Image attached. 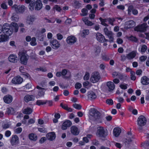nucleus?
<instances>
[{
    "mask_svg": "<svg viewBox=\"0 0 149 149\" xmlns=\"http://www.w3.org/2000/svg\"><path fill=\"white\" fill-rule=\"evenodd\" d=\"M18 29V25L15 22H12L10 26L9 24H6L3 26L0 25V42L6 41L7 36L11 35L13 32H17Z\"/></svg>",
    "mask_w": 149,
    "mask_h": 149,
    "instance_id": "nucleus-1",
    "label": "nucleus"
},
{
    "mask_svg": "<svg viewBox=\"0 0 149 149\" xmlns=\"http://www.w3.org/2000/svg\"><path fill=\"white\" fill-rule=\"evenodd\" d=\"M89 118L93 121L101 123L102 117L99 111L95 109L92 108L91 109L90 112Z\"/></svg>",
    "mask_w": 149,
    "mask_h": 149,
    "instance_id": "nucleus-2",
    "label": "nucleus"
},
{
    "mask_svg": "<svg viewBox=\"0 0 149 149\" xmlns=\"http://www.w3.org/2000/svg\"><path fill=\"white\" fill-rule=\"evenodd\" d=\"M42 4L40 0H33L29 6V9L31 10H33L35 9L36 10H40L42 8Z\"/></svg>",
    "mask_w": 149,
    "mask_h": 149,
    "instance_id": "nucleus-3",
    "label": "nucleus"
},
{
    "mask_svg": "<svg viewBox=\"0 0 149 149\" xmlns=\"http://www.w3.org/2000/svg\"><path fill=\"white\" fill-rule=\"evenodd\" d=\"M18 56L21 63L24 65H26L29 58L28 55L25 52H21L18 53Z\"/></svg>",
    "mask_w": 149,
    "mask_h": 149,
    "instance_id": "nucleus-4",
    "label": "nucleus"
},
{
    "mask_svg": "<svg viewBox=\"0 0 149 149\" xmlns=\"http://www.w3.org/2000/svg\"><path fill=\"white\" fill-rule=\"evenodd\" d=\"M96 134L99 137H104L107 135L108 133L107 130H105L103 127L99 126L97 127Z\"/></svg>",
    "mask_w": 149,
    "mask_h": 149,
    "instance_id": "nucleus-5",
    "label": "nucleus"
},
{
    "mask_svg": "<svg viewBox=\"0 0 149 149\" xmlns=\"http://www.w3.org/2000/svg\"><path fill=\"white\" fill-rule=\"evenodd\" d=\"M99 19L101 22L102 24L106 26H108L107 24H109L113 26L114 25L113 22L115 21L114 19L113 18L102 19L101 17H100L99 18Z\"/></svg>",
    "mask_w": 149,
    "mask_h": 149,
    "instance_id": "nucleus-6",
    "label": "nucleus"
},
{
    "mask_svg": "<svg viewBox=\"0 0 149 149\" xmlns=\"http://www.w3.org/2000/svg\"><path fill=\"white\" fill-rule=\"evenodd\" d=\"M100 79V76L99 73L95 72L92 74L90 80L92 82L94 83L98 82Z\"/></svg>",
    "mask_w": 149,
    "mask_h": 149,
    "instance_id": "nucleus-7",
    "label": "nucleus"
},
{
    "mask_svg": "<svg viewBox=\"0 0 149 149\" xmlns=\"http://www.w3.org/2000/svg\"><path fill=\"white\" fill-rule=\"evenodd\" d=\"M147 121L146 118L144 116H140L137 119V124L139 126H144L146 124Z\"/></svg>",
    "mask_w": 149,
    "mask_h": 149,
    "instance_id": "nucleus-8",
    "label": "nucleus"
},
{
    "mask_svg": "<svg viewBox=\"0 0 149 149\" xmlns=\"http://www.w3.org/2000/svg\"><path fill=\"white\" fill-rule=\"evenodd\" d=\"M12 8L17 13H20L24 12L26 8L25 6L23 5L17 6L16 5H14Z\"/></svg>",
    "mask_w": 149,
    "mask_h": 149,
    "instance_id": "nucleus-9",
    "label": "nucleus"
},
{
    "mask_svg": "<svg viewBox=\"0 0 149 149\" xmlns=\"http://www.w3.org/2000/svg\"><path fill=\"white\" fill-rule=\"evenodd\" d=\"M103 31L105 34L109 38V41L112 42L113 40V34L112 32L109 30L106 27L104 29Z\"/></svg>",
    "mask_w": 149,
    "mask_h": 149,
    "instance_id": "nucleus-10",
    "label": "nucleus"
},
{
    "mask_svg": "<svg viewBox=\"0 0 149 149\" xmlns=\"http://www.w3.org/2000/svg\"><path fill=\"white\" fill-rule=\"evenodd\" d=\"M50 45L54 49H58L61 46L60 42L56 39H53L50 40Z\"/></svg>",
    "mask_w": 149,
    "mask_h": 149,
    "instance_id": "nucleus-11",
    "label": "nucleus"
},
{
    "mask_svg": "<svg viewBox=\"0 0 149 149\" xmlns=\"http://www.w3.org/2000/svg\"><path fill=\"white\" fill-rule=\"evenodd\" d=\"M147 26V24L144 23L136 27L135 30L141 32H144L146 31Z\"/></svg>",
    "mask_w": 149,
    "mask_h": 149,
    "instance_id": "nucleus-12",
    "label": "nucleus"
},
{
    "mask_svg": "<svg viewBox=\"0 0 149 149\" xmlns=\"http://www.w3.org/2000/svg\"><path fill=\"white\" fill-rule=\"evenodd\" d=\"M19 138L16 135L12 136L10 140V143L13 146H15L19 143Z\"/></svg>",
    "mask_w": 149,
    "mask_h": 149,
    "instance_id": "nucleus-13",
    "label": "nucleus"
},
{
    "mask_svg": "<svg viewBox=\"0 0 149 149\" xmlns=\"http://www.w3.org/2000/svg\"><path fill=\"white\" fill-rule=\"evenodd\" d=\"M96 38L97 40L99 42L102 43L104 42L108 41L107 39L105 38L104 36L99 33H97L96 34Z\"/></svg>",
    "mask_w": 149,
    "mask_h": 149,
    "instance_id": "nucleus-14",
    "label": "nucleus"
},
{
    "mask_svg": "<svg viewBox=\"0 0 149 149\" xmlns=\"http://www.w3.org/2000/svg\"><path fill=\"white\" fill-rule=\"evenodd\" d=\"M77 38L74 36H71L67 37L66 39L67 43L70 45L74 44L77 42Z\"/></svg>",
    "mask_w": 149,
    "mask_h": 149,
    "instance_id": "nucleus-15",
    "label": "nucleus"
},
{
    "mask_svg": "<svg viewBox=\"0 0 149 149\" xmlns=\"http://www.w3.org/2000/svg\"><path fill=\"white\" fill-rule=\"evenodd\" d=\"M135 25V22L132 20H130L125 22V28L127 29L134 27Z\"/></svg>",
    "mask_w": 149,
    "mask_h": 149,
    "instance_id": "nucleus-16",
    "label": "nucleus"
},
{
    "mask_svg": "<svg viewBox=\"0 0 149 149\" xmlns=\"http://www.w3.org/2000/svg\"><path fill=\"white\" fill-rule=\"evenodd\" d=\"M23 80V79L22 78L19 76H17L12 79L11 82L14 84H19L22 82Z\"/></svg>",
    "mask_w": 149,
    "mask_h": 149,
    "instance_id": "nucleus-17",
    "label": "nucleus"
},
{
    "mask_svg": "<svg viewBox=\"0 0 149 149\" xmlns=\"http://www.w3.org/2000/svg\"><path fill=\"white\" fill-rule=\"evenodd\" d=\"M36 88L38 89L37 97L38 96L42 97L44 96L45 94L46 89L41 87L39 86H37Z\"/></svg>",
    "mask_w": 149,
    "mask_h": 149,
    "instance_id": "nucleus-18",
    "label": "nucleus"
},
{
    "mask_svg": "<svg viewBox=\"0 0 149 149\" xmlns=\"http://www.w3.org/2000/svg\"><path fill=\"white\" fill-rule=\"evenodd\" d=\"M137 52L136 50H134L126 54L127 59L129 60H132L136 56Z\"/></svg>",
    "mask_w": 149,
    "mask_h": 149,
    "instance_id": "nucleus-19",
    "label": "nucleus"
},
{
    "mask_svg": "<svg viewBox=\"0 0 149 149\" xmlns=\"http://www.w3.org/2000/svg\"><path fill=\"white\" fill-rule=\"evenodd\" d=\"M72 124V122L69 120L65 121L63 123L61 126V128L63 130H66L67 127L71 126Z\"/></svg>",
    "mask_w": 149,
    "mask_h": 149,
    "instance_id": "nucleus-20",
    "label": "nucleus"
},
{
    "mask_svg": "<svg viewBox=\"0 0 149 149\" xmlns=\"http://www.w3.org/2000/svg\"><path fill=\"white\" fill-rule=\"evenodd\" d=\"M8 59L10 62L13 63H17L18 61L17 56L13 54H10L8 57Z\"/></svg>",
    "mask_w": 149,
    "mask_h": 149,
    "instance_id": "nucleus-21",
    "label": "nucleus"
},
{
    "mask_svg": "<svg viewBox=\"0 0 149 149\" xmlns=\"http://www.w3.org/2000/svg\"><path fill=\"white\" fill-rule=\"evenodd\" d=\"M70 131L72 134L75 136L77 135L79 132L78 128L75 126H73L71 127Z\"/></svg>",
    "mask_w": 149,
    "mask_h": 149,
    "instance_id": "nucleus-22",
    "label": "nucleus"
},
{
    "mask_svg": "<svg viewBox=\"0 0 149 149\" xmlns=\"http://www.w3.org/2000/svg\"><path fill=\"white\" fill-rule=\"evenodd\" d=\"M4 102L7 104H9L13 100V97L10 95H7L3 97Z\"/></svg>",
    "mask_w": 149,
    "mask_h": 149,
    "instance_id": "nucleus-23",
    "label": "nucleus"
},
{
    "mask_svg": "<svg viewBox=\"0 0 149 149\" xmlns=\"http://www.w3.org/2000/svg\"><path fill=\"white\" fill-rule=\"evenodd\" d=\"M35 19L36 18L34 16H29L27 18L26 22L29 25L32 24Z\"/></svg>",
    "mask_w": 149,
    "mask_h": 149,
    "instance_id": "nucleus-24",
    "label": "nucleus"
},
{
    "mask_svg": "<svg viewBox=\"0 0 149 149\" xmlns=\"http://www.w3.org/2000/svg\"><path fill=\"white\" fill-rule=\"evenodd\" d=\"M46 137L48 140L52 141L55 139L56 136L54 132H51L47 134L46 135Z\"/></svg>",
    "mask_w": 149,
    "mask_h": 149,
    "instance_id": "nucleus-25",
    "label": "nucleus"
},
{
    "mask_svg": "<svg viewBox=\"0 0 149 149\" xmlns=\"http://www.w3.org/2000/svg\"><path fill=\"white\" fill-rule=\"evenodd\" d=\"M121 132V129L118 127H116L113 130V134L116 137H118Z\"/></svg>",
    "mask_w": 149,
    "mask_h": 149,
    "instance_id": "nucleus-26",
    "label": "nucleus"
},
{
    "mask_svg": "<svg viewBox=\"0 0 149 149\" xmlns=\"http://www.w3.org/2000/svg\"><path fill=\"white\" fill-rule=\"evenodd\" d=\"M88 97L89 99L93 100L96 98L97 96L95 93L91 92L88 93Z\"/></svg>",
    "mask_w": 149,
    "mask_h": 149,
    "instance_id": "nucleus-27",
    "label": "nucleus"
},
{
    "mask_svg": "<svg viewBox=\"0 0 149 149\" xmlns=\"http://www.w3.org/2000/svg\"><path fill=\"white\" fill-rule=\"evenodd\" d=\"M141 81L143 85H146L149 84V78L146 76L143 77L141 78Z\"/></svg>",
    "mask_w": 149,
    "mask_h": 149,
    "instance_id": "nucleus-28",
    "label": "nucleus"
},
{
    "mask_svg": "<svg viewBox=\"0 0 149 149\" xmlns=\"http://www.w3.org/2000/svg\"><path fill=\"white\" fill-rule=\"evenodd\" d=\"M148 48L147 46L145 45H143L140 46V47L138 49L139 51L142 54L144 53Z\"/></svg>",
    "mask_w": 149,
    "mask_h": 149,
    "instance_id": "nucleus-29",
    "label": "nucleus"
},
{
    "mask_svg": "<svg viewBox=\"0 0 149 149\" xmlns=\"http://www.w3.org/2000/svg\"><path fill=\"white\" fill-rule=\"evenodd\" d=\"M35 97L33 95H26L24 97V100L26 102H28L31 101L33 100Z\"/></svg>",
    "mask_w": 149,
    "mask_h": 149,
    "instance_id": "nucleus-30",
    "label": "nucleus"
},
{
    "mask_svg": "<svg viewBox=\"0 0 149 149\" xmlns=\"http://www.w3.org/2000/svg\"><path fill=\"white\" fill-rule=\"evenodd\" d=\"M107 85L110 91L113 90L115 87L114 84L111 81H108L107 82Z\"/></svg>",
    "mask_w": 149,
    "mask_h": 149,
    "instance_id": "nucleus-31",
    "label": "nucleus"
},
{
    "mask_svg": "<svg viewBox=\"0 0 149 149\" xmlns=\"http://www.w3.org/2000/svg\"><path fill=\"white\" fill-rule=\"evenodd\" d=\"M101 49L99 46H96L94 48L93 53L96 56H98L100 53Z\"/></svg>",
    "mask_w": 149,
    "mask_h": 149,
    "instance_id": "nucleus-32",
    "label": "nucleus"
},
{
    "mask_svg": "<svg viewBox=\"0 0 149 149\" xmlns=\"http://www.w3.org/2000/svg\"><path fill=\"white\" fill-rule=\"evenodd\" d=\"M29 137L30 140L32 141H35L37 139V136L34 134L31 133L29 135Z\"/></svg>",
    "mask_w": 149,
    "mask_h": 149,
    "instance_id": "nucleus-33",
    "label": "nucleus"
},
{
    "mask_svg": "<svg viewBox=\"0 0 149 149\" xmlns=\"http://www.w3.org/2000/svg\"><path fill=\"white\" fill-rule=\"evenodd\" d=\"M82 20L85 24L88 26H91L93 24V23L92 22L89 21L87 17H83L82 18Z\"/></svg>",
    "mask_w": 149,
    "mask_h": 149,
    "instance_id": "nucleus-34",
    "label": "nucleus"
},
{
    "mask_svg": "<svg viewBox=\"0 0 149 149\" xmlns=\"http://www.w3.org/2000/svg\"><path fill=\"white\" fill-rule=\"evenodd\" d=\"M60 106L63 109L69 112H71L72 111V109L68 107L67 104H63L62 103H61L60 104Z\"/></svg>",
    "mask_w": 149,
    "mask_h": 149,
    "instance_id": "nucleus-35",
    "label": "nucleus"
},
{
    "mask_svg": "<svg viewBox=\"0 0 149 149\" xmlns=\"http://www.w3.org/2000/svg\"><path fill=\"white\" fill-rule=\"evenodd\" d=\"M6 112L8 114H13L15 113V111L13 108L10 107L7 109Z\"/></svg>",
    "mask_w": 149,
    "mask_h": 149,
    "instance_id": "nucleus-36",
    "label": "nucleus"
},
{
    "mask_svg": "<svg viewBox=\"0 0 149 149\" xmlns=\"http://www.w3.org/2000/svg\"><path fill=\"white\" fill-rule=\"evenodd\" d=\"M32 112V110L29 107H27L24 109L23 113L25 114H30Z\"/></svg>",
    "mask_w": 149,
    "mask_h": 149,
    "instance_id": "nucleus-37",
    "label": "nucleus"
},
{
    "mask_svg": "<svg viewBox=\"0 0 149 149\" xmlns=\"http://www.w3.org/2000/svg\"><path fill=\"white\" fill-rule=\"evenodd\" d=\"M36 104L37 105L40 106L46 104V102L45 100H38L36 102Z\"/></svg>",
    "mask_w": 149,
    "mask_h": 149,
    "instance_id": "nucleus-38",
    "label": "nucleus"
},
{
    "mask_svg": "<svg viewBox=\"0 0 149 149\" xmlns=\"http://www.w3.org/2000/svg\"><path fill=\"white\" fill-rule=\"evenodd\" d=\"M89 33V30L88 29H85L83 31L81 35L82 37H85L86 35H88Z\"/></svg>",
    "mask_w": 149,
    "mask_h": 149,
    "instance_id": "nucleus-39",
    "label": "nucleus"
},
{
    "mask_svg": "<svg viewBox=\"0 0 149 149\" xmlns=\"http://www.w3.org/2000/svg\"><path fill=\"white\" fill-rule=\"evenodd\" d=\"M31 41L30 43V45L32 46H34L37 45L36 39L35 38L33 37L31 38Z\"/></svg>",
    "mask_w": 149,
    "mask_h": 149,
    "instance_id": "nucleus-40",
    "label": "nucleus"
},
{
    "mask_svg": "<svg viewBox=\"0 0 149 149\" xmlns=\"http://www.w3.org/2000/svg\"><path fill=\"white\" fill-rule=\"evenodd\" d=\"M81 12L82 13L81 15L82 16H85L87 15L88 11L86 8H83L81 10Z\"/></svg>",
    "mask_w": 149,
    "mask_h": 149,
    "instance_id": "nucleus-41",
    "label": "nucleus"
},
{
    "mask_svg": "<svg viewBox=\"0 0 149 149\" xmlns=\"http://www.w3.org/2000/svg\"><path fill=\"white\" fill-rule=\"evenodd\" d=\"M134 9L133 6L132 5L130 6L127 9L128 14L129 15H130L131 14V12L132 11V10Z\"/></svg>",
    "mask_w": 149,
    "mask_h": 149,
    "instance_id": "nucleus-42",
    "label": "nucleus"
},
{
    "mask_svg": "<svg viewBox=\"0 0 149 149\" xmlns=\"http://www.w3.org/2000/svg\"><path fill=\"white\" fill-rule=\"evenodd\" d=\"M102 59L105 61H108L109 60V57L105 54H102Z\"/></svg>",
    "mask_w": 149,
    "mask_h": 149,
    "instance_id": "nucleus-43",
    "label": "nucleus"
},
{
    "mask_svg": "<svg viewBox=\"0 0 149 149\" xmlns=\"http://www.w3.org/2000/svg\"><path fill=\"white\" fill-rule=\"evenodd\" d=\"M74 5L76 8H78L81 6V4L78 1H74Z\"/></svg>",
    "mask_w": 149,
    "mask_h": 149,
    "instance_id": "nucleus-44",
    "label": "nucleus"
},
{
    "mask_svg": "<svg viewBox=\"0 0 149 149\" xmlns=\"http://www.w3.org/2000/svg\"><path fill=\"white\" fill-rule=\"evenodd\" d=\"M128 39L129 40L134 42H136L137 41V39L135 37L132 36L129 37Z\"/></svg>",
    "mask_w": 149,
    "mask_h": 149,
    "instance_id": "nucleus-45",
    "label": "nucleus"
},
{
    "mask_svg": "<svg viewBox=\"0 0 149 149\" xmlns=\"http://www.w3.org/2000/svg\"><path fill=\"white\" fill-rule=\"evenodd\" d=\"M73 106L75 109L79 110L81 108V106L80 105L76 103L74 104Z\"/></svg>",
    "mask_w": 149,
    "mask_h": 149,
    "instance_id": "nucleus-46",
    "label": "nucleus"
},
{
    "mask_svg": "<svg viewBox=\"0 0 149 149\" xmlns=\"http://www.w3.org/2000/svg\"><path fill=\"white\" fill-rule=\"evenodd\" d=\"M131 78L132 80H134L136 79V77L135 76V73L133 71H131Z\"/></svg>",
    "mask_w": 149,
    "mask_h": 149,
    "instance_id": "nucleus-47",
    "label": "nucleus"
},
{
    "mask_svg": "<svg viewBox=\"0 0 149 149\" xmlns=\"http://www.w3.org/2000/svg\"><path fill=\"white\" fill-rule=\"evenodd\" d=\"M89 73L86 72L84 77V79L85 80H87L89 78Z\"/></svg>",
    "mask_w": 149,
    "mask_h": 149,
    "instance_id": "nucleus-48",
    "label": "nucleus"
},
{
    "mask_svg": "<svg viewBox=\"0 0 149 149\" xmlns=\"http://www.w3.org/2000/svg\"><path fill=\"white\" fill-rule=\"evenodd\" d=\"M19 19V17L17 15H14L11 17V19L12 20L16 22Z\"/></svg>",
    "mask_w": 149,
    "mask_h": 149,
    "instance_id": "nucleus-49",
    "label": "nucleus"
},
{
    "mask_svg": "<svg viewBox=\"0 0 149 149\" xmlns=\"http://www.w3.org/2000/svg\"><path fill=\"white\" fill-rule=\"evenodd\" d=\"M82 85L79 82L77 83L75 86V87L76 89H79L81 87Z\"/></svg>",
    "mask_w": 149,
    "mask_h": 149,
    "instance_id": "nucleus-50",
    "label": "nucleus"
},
{
    "mask_svg": "<svg viewBox=\"0 0 149 149\" xmlns=\"http://www.w3.org/2000/svg\"><path fill=\"white\" fill-rule=\"evenodd\" d=\"M106 102L109 105H111L113 104V102L111 99H107L106 100Z\"/></svg>",
    "mask_w": 149,
    "mask_h": 149,
    "instance_id": "nucleus-51",
    "label": "nucleus"
},
{
    "mask_svg": "<svg viewBox=\"0 0 149 149\" xmlns=\"http://www.w3.org/2000/svg\"><path fill=\"white\" fill-rule=\"evenodd\" d=\"M22 131V128L19 127L15 129V132L17 134H19L21 133Z\"/></svg>",
    "mask_w": 149,
    "mask_h": 149,
    "instance_id": "nucleus-52",
    "label": "nucleus"
},
{
    "mask_svg": "<svg viewBox=\"0 0 149 149\" xmlns=\"http://www.w3.org/2000/svg\"><path fill=\"white\" fill-rule=\"evenodd\" d=\"M54 8L58 12H60L61 10L60 7L57 5H55Z\"/></svg>",
    "mask_w": 149,
    "mask_h": 149,
    "instance_id": "nucleus-53",
    "label": "nucleus"
},
{
    "mask_svg": "<svg viewBox=\"0 0 149 149\" xmlns=\"http://www.w3.org/2000/svg\"><path fill=\"white\" fill-rule=\"evenodd\" d=\"M147 58L146 56H141L139 58L140 60L141 61H145Z\"/></svg>",
    "mask_w": 149,
    "mask_h": 149,
    "instance_id": "nucleus-54",
    "label": "nucleus"
},
{
    "mask_svg": "<svg viewBox=\"0 0 149 149\" xmlns=\"http://www.w3.org/2000/svg\"><path fill=\"white\" fill-rule=\"evenodd\" d=\"M61 74L62 76H65L68 72V70L65 69H64L62 71Z\"/></svg>",
    "mask_w": 149,
    "mask_h": 149,
    "instance_id": "nucleus-55",
    "label": "nucleus"
},
{
    "mask_svg": "<svg viewBox=\"0 0 149 149\" xmlns=\"http://www.w3.org/2000/svg\"><path fill=\"white\" fill-rule=\"evenodd\" d=\"M11 134V132L9 130L6 131L5 132V135L6 137H9Z\"/></svg>",
    "mask_w": 149,
    "mask_h": 149,
    "instance_id": "nucleus-56",
    "label": "nucleus"
},
{
    "mask_svg": "<svg viewBox=\"0 0 149 149\" xmlns=\"http://www.w3.org/2000/svg\"><path fill=\"white\" fill-rule=\"evenodd\" d=\"M57 37V38L58 40H61L63 38V36L60 33H59L56 35Z\"/></svg>",
    "mask_w": 149,
    "mask_h": 149,
    "instance_id": "nucleus-57",
    "label": "nucleus"
},
{
    "mask_svg": "<svg viewBox=\"0 0 149 149\" xmlns=\"http://www.w3.org/2000/svg\"><path fill=\"white\" fill-rule=\"evenodd\" d=\"M10 126V125L9 124L6 123L4 124L3 126L2 127L3 129H6L8 128H9Z\"/></svg>",
    "mask_w": 149,
    "mask_h": 149,
    "instance_id": "nucleus-58",
    "label": "nucleus"
},
{
    "mask_svg": "<svg viewBox=\"0 0 149 149\" xmlns=\"http://www.w3.org/2000/svg\"><path fill=\"white\" fill-rule=\"evenodd\" d=\"M35 122V119L34 118H31L30 119L28 122L29 124L34 123Z\"/></svg>",
    "mask_w": 149,
    "mask_h": 149,
    "instance_id": "nucleus-59",
    "label": "nucleus"
},
{
    "mask_svg": "<svg viewBox=\"0 0 149 149\" xmlns=\"http://www.w3.org/2000/svg\"><path fill=\"white\" fill-rule=\"evenodd\" d=\"M127 84L126 85V84H122L120 85V87L122 89H126L127 88Z\"/></svg>",
    "mask_w": 149,
    "mask_h": 149,
    "instance_id": "nucleus-60",
    "label": "nucleus"
},
{
    "mask_svg": "<svg viewBox=\"0 0 149 149\" xmlns=\"http://www.w3.org/2000/svg\"><path fill=\"white\" fill-rule=\"evenodd\" d=\"M127 54H126V56H125L124 55H121V60L122 61H124L126 60V59H127Z\"/></svg>",
    "mask_w": 149,
    "mask_h": 149,
    "instance_id": "nucleus-61",
    "label": "nucleus"
},
{
    "mask_svg": "<svg viewBox=\"0 0 149 149\" xmlns=\"http://www.w3.org/2000/svg\"><path fill=\"white\" fill-rule=\"evenodd\" d=\"M132 14L134 15H136L138 14V11L137 10L134 9L132 11Z\"/></svg>",
    "mask_w": 149,
    "mask_h": 149,
    "instance_id": "nucleus-62",
    "label": "nucleus"
},
{
    "mask_svg": "<svg viewBox=\"0 0 149 149\" xmlns=\"http://www.w3.org/2000/svg\"><path fill=\"white\" fill-rule=\"evenodd\" d=\"M117 99L118 100V102L122 103L123 102L124 100L123 98L122 97H117Z\"/></svg>",
    "mask_w": 149,
    "mask_h": 149,
    "instance_id": "nucleus-63",
    "label": "nucleus"
},
{
    "mask_svg": "<svg viewBox=\"0 0 149 149\" xmlns=\"http://www.w3.org/2000/svg\"><path fill=\"white\" fill-rule=\"evenodd\" d=\"M46 138L45 137H42L40 140L39 142L41 143H44L46 141Z\"/></svg>",
    "mask_w": 149,
    "mask_h": 149,
    "instance_id": "nucleus-64",
    "label": "nucleus"
}]
</instances>
